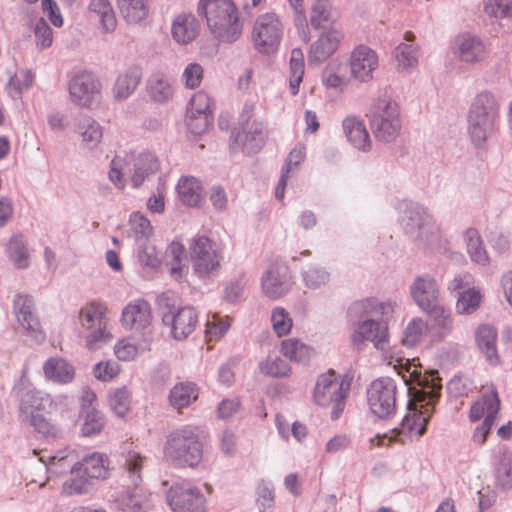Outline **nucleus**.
Instances as JSON below:
<instances>
[{"mask_svg": "<svg viewBox=\"0 0 512 512\" xmlns=\"http://www.w3.org/2000/svg\"><path fill=\"white\" fill-rule=\"evenodd\" d=\"M212 120V115L187 113L186 123L191 133L200 135L208 130Z\"/></svg>", "mask_w": 512, "mask_h": 512, "instance_id": "58", "label": "nucleus"}, {"mask_svg": "<svg viewBox=\"0 0 512 512\" xmlns=\"http://www.w3.org/2000/svg\"><path fill=\"white\" fill-rule=\"evenodd\" d=\"M51 397L39 390H28L21 397V411L27 415L41 413L52 408Z\"/></svg>", "mask_w": 512, "mask_h": 512, "instance_id": "27", "label": "nucleus"}, {"mask_svg": "<svg viewBox=\"0 0 512 512\" xmlns=\"http://www.w3.org/2000/svg\"><path fill=\"white\" fill-rule=\"evenodd\" d=\"M104 308L100 304L91 303L80 310L79 319L83 328L86 330L97 328L106 324L104 318Z\"/></svg>", "mask_w": 512, "mask_h": 512, "instance_id": "44", "label": "nucleus"}, {"mask_svg": "<svg viewBox=\"0 0 512 512\" xmlns=\"http://www.w3.org/2000/svg\"><path fill=\"white\" fill-rule=\"evenodd\" d=\"M172 512H206V498L199 487L190 482L174 483L167 492Z\"/></svg>", "mask_w": 512, "mask_h": 512, "instance_id": "9", "label": "nucleus"}, {"mask_svg": "<svg viewBox=\"0 0 512 512\" xmlns=\"http://www.w3.org/2000/svg\"><path fill=\"white\" fill-rule=\"evenodd\" d=\"M147 92L155 102H166L172 95L173 90L168 78L162 74H154L148 79Z\"/></svg>", "mask_w": 512, "mask_h": 512, "instance_id": "38", "label": "nucleus"}, {"mask_svg": "<svg viewBox=\"0 0 512 512\" xmlns=\"http://www.w3.org/2000/svg\"><path fill=\"white\" fill-rule=\"evenodd\" d=\"M371 128L379 141H394L401 131L400 110L398 104L389 98H380L371 109Z\"/></svg>", "mask_w": 512, "mask_h": 512, "instance_id": "4", "label": "nucleus"}, {"mask_svg": "<svg viewBox=\"0 0 512 512\" xmlns=\"http://www.w3.org/2000/svg\"><path fill=\"white\" fill-rule=\"evenodd\" d=\"M476 342L479 349L486 356V359L491 364H496L499 361L497 348H496V330L489 325H481L476 330Z\"/></svg>", "mask_w": 512, "mask_h": 512, "instance_id": "28", "label": "nucleus"}, {"mask_svg": "<svg viewBox=\"0 0 512 512\" xmlns=\"http://www.w3.org/2000/svg\"><path fill=\"white\" fill-rule=\"evenodd\" d=\"M185 253L184 246L179 242H172L166 250V258L170 264V274L176 280L183 276L184 266L181 265L183 255Z\"/></svg>", "mask_w": 512, "mask_h": 512, "instance_id": "50", "label": "nucleus"}, {"mask_svg": "<svg viewBox=\"0 0 512 512\" xmlns=\"http://www.w3.org/2000/svg\"><path fill=\"white\" fill-rule=\"evenodd\" d=\"M109 403L117 416L124 418L130 411V393L126 388L116 389L110 394Z\"/></svg>", "mask_w": 512, "mask_h": 512, "instance_id": "54", "label": "nucleus"}, {"mask_svg": "<svg viewBox=\"0 0 512 512\" xmlns=\"http://www.w3.org/2000/svg\"><path fill=\"white\" fill-rule=\"evenodd\" d=\"M7 250L9 258L15 267L20 269L28 267L29 254L21 236L15 235L11 237Z\"/></svg>", "mask_w": 512, "mask_h": 512, "instance_id": "49", "label": "nucleus"}, {"mask_svg": "<svg viewBox=\"0 0 512 512\" xmlns=\"http://www.w3.org/2000/svg\"><path fill=\"white\" fill-rule=\"evenodd\" d=\"M371 411L379 418H387L396 409V385L391 378L373 381L367 391Z\"/></svg>", "mask_w": 512, "mask_h": 512, "instance_id": "11", "label": "nucleus"}, {"mask_svg": "<svg viewBox=\"0 0 512 512\" xmlns=\"http://www.w3.org/2000/svg\"><path fill=\"white\" fill-rule=\"evenodd\" d=\"M271 321L275 333L280 337L287 335L292 328V319L282 307H277L273 310Z\"/></svg>", "mask_w": 512, "mask_h": 512, "instance_id": "57", "label": "nucleus"}, {"mask_svg": "<svg viewBox=\"0 0 512 512\" xmlns=\"http://www.w3.org/2000/svg\"><path fill=\"white\" fill-rule=\"evenodd\" d=\"M260 371L272 377H285L290 374V366L280 357H268L260 363Z\"/></svg>", "mask_w": 512, "mask_h": 512, "instance_id": "53", "label": "nucleus"}, {"mask_svg": "<svg viewBox=\"0 0 512 512\" xmlns=\"http://www.w3.org/2000/svg\"><path fill=\"white\" fill-rule=\"evenodd\" d=\"M482 294L480 290L472 287L459 293L456 310L459 314H472L481 303Z\"/></svg>", "mask_w": 512, "mask_h": 512, "instance_id": "47", "label": "nucleus"}, {"mask_svg": "<svg viewBox=\"0 0 512 512\" xmlns=\"http://www.w3.org/2000/svg\"><path fill=\"white\" fill-rule=\"evenodd\" d=\"M152 320L151 308L143 299L129 303L122 312V325L130 330L144 331Z\"/></svg>", "mask_w": 512, "mask_h": 512, "instance_id": "19", "label": "nucleus"}, {"mask_svg": "<svg viewBox=\"0 0 512 512\" xmlns=\"http://www.w3.org/2000/svg\"><path fill=\"white\" fill-rule=\"evenodd\" d=\"M289 269L284 264L274 263L269 266L262 277L263 292L276 299L286 294L291 285Z\"/></svg>", "mask_w": 512, "mask_h": 512, "instance_id": "15", "label": "nucleus"}, {"mask_svg": "<svg viewBox=\"0 0 512 512\" xmlns=\"http://www.w3.org/2000/svg\"><path fill=\"white\" fill-rule=\"evenodd\" d=\"M434 373L435 372L431 375H422L417 369L411 372L412 380L422 387V390L417 392L416 397L421 401L428 398V404H431L440 395L441 384L439 383V379L434 378Z\"/></svg>", "mask_w": 512, "mask_h": 512, "instance_id": "30", "label": "nucleus"}, {"mask_svg": "<svg viewBox=\"0 0 512 512\" xmlns=\"http://www.w3.org/2000/svg\"><path fill=\"white\" fill-rule=\"evenodd\" d=\"M76 476V474H74ZM90 488V481L84 478L83 475H77V478H73L66 481L62 485L61 493L65 496H71L75 494H83L88 492Z\"/></svg>", "mask_w": 512, "mask_h": 512, "instance_id": "62", "label": "nucleus"}, {"mask_svg": "<svg viewBox=\"0 0 512 512\" xmlns=\"http://www.w3.org/2000/svg\"><path fill=\"white\" fill-rule=\"evenodd\" d=\"M212 101L205 92L196 93L190 100L187 113L212 115Z\"/></svg>", "mask_w": 512, "mask_h": 512, "instance_id": "63", "label": "nucleus"}, {"mask_svg": "<svg viewBox=\"0 0 512 512\" xmlns=\"http://www.w3.org/2000/svg\"><path fill=\"white\" fill-rule=\"evenodd\" d=\"M83 145L88 149L96 148L103 137L101 125L90 117L83 118L77 127Z\"/></svg>", "mask_w": 512, "mask_h": 512, "instance_id": "34", "label": "nucleus"}, {"mask_svg": "<svg viewBox=\"0 0 512 512\" xmlns=\"http://www.w3.org/2000/svg\"><path fill=\"white\" fill-rule=\"evenodd\" d=\"M86 335V346L90 350L99 349L103 344L109 342L112 336L106 330V324L100 325L97 328L88 330Z\"/></svg>", "mask_w": 512, "mask_h": 512, "instance_id": "60", "label": "nucleus"}, {"mask_svg": "<svg viewBox=\"0 0 512 512\" xmlns=\"http://www.w3.org/2000/svg\"><path fill=\"white\" fill-rule=\"evenodd\" d=\"M36 46L39 49H45L51 46L53 42V33L51 27L45 19L40 18L34 29Z\"/></svg>", "mask_w": 512, "mask_h": 512, "instance_id": "59", "label": "nucleus"}, {"mask_svg": "<svg viewBox=\"0 0 512 512\" xmlns=\"http://www.w3.org/2000/svg\"><path fill=\"white\" fill-rule=\"evenodd\" d=\"M377 66L378 57L369 47L361 45L352 52L350 71L355 79L361 82L370 81L373 77V71Z\"/></svg>", "mask_w": 512, "mask_h": 512, "instance_id": "17", "label": "nucleus"}, {"mask_svg": "<svg viewBox=\"0 0 512 512\" xmlns=\"http://www.w3.org/2000/svg\"><path fill=\"white\" fill-rule=\"evenodd\" d=\"M202 460V450H168L165 461L169 467L194 468Z\"/></svg>", "mask_w": 512, "mask_h": 512, "instance_id": "31", "label": "nucleus"}, {"mask_svg": "<svg viewBox=\"0 0 512 512\" xmlns=\"http://www.w3.org/2000/svg\"><path fill=\"white\" fill-rule=\"evenodd\" d=\"M198 397V389L192 382L176 384L170 391L169 399L173 407L181 409L190 405Z\"/></svg>", "mask_w": 512, "mask_h": 512, "instance_id": "35", "label": "nucleus"}, {"mask_svg": "<svg viewBox=\"0 0 512 512\" xmlns=\"http://www.w3.org/2000/svg\"><path fill=\"white\" fill-rule=\"evenodd\" d=\"M343 130L351 144L359 150L370 148V138L364 123L356 117H347L343 121Z\"/></svg>", "mask_w": 512, "mask_h": 512, "instance_id": "26", "label": "nucleus"}, {"mask_svg": "<svg viewBox=\"0 0 512 512\" xmlns=\"http://www.w3.org/2000/svg\"><path fill=\"white\" fill-rule=\"evenodd\" d=\"M130 237L138 243L145 242L152 235L153 229L150 221L141 213L136 212L130 216Z\"/></svg>", "mask_w": 512, "mask_h": 512, "instance_id": "48", "label": "nucleus"}, {"mask_svg": "<svg viewBox=\"0 0 512 512\" xmlns=\"http://www.w3.org/2000/svg\"><path fill=\"white\" fill-rule=\"evenodd\" d=\"M498 105L488 91L479 93L471 104L468 114V132L475 146L481 147L494 131Z\"/></svg>", "mask_w": 512, "mask_h": 512, "instance_id": "3", "label": "nucleus"}, {"mask_svg": "<svg viewBox=\"0 0 512 512\" xmlns=\"http://www.w3.org/2000/svg\"><path fill=\"white\" fill-rule=\"evenodd\" d=\"M100 88L99 81L91 73L83 72L71 79L69 93L75 104L91 108L99 101Z\"/></svg>", "mask_w": 512, "mask_h": 512, "instance_id": "12", "label": "nucleus"}, {"mask_svg": "<svg viewBox=\"0 0 512 512\" xmlns=\"http://www.w3.org/2000/svg\"><path fill=\"white\" fill-rule=\"evenodd\" d=\"M340 41L341 34L336 30L323 33L310 47L309 64L319 65L326 61L337 50Z\"/></svg>", "mask_w": 512, "mask_h": 512, "instance_id": "21", "label": "nucleus"}, {"mask_svg": "<svg viewBox=\"0 0 512 512\" xmlns=\"http://www.w3.org/2000/svg\"><path fill=\"white\" fill-rule=\"evenodd\" d=\"M83 415L84 423L81 429L82 435L92 436L99 434L105 425L103 415L96 408L87 410Z\"/></svg>", "mask_w": 512, "mask_h": 512, "instance_id": "52", "label": "nucleus"}, {"mask_svg": "<svg viewBox=\"0 0 512 512\" xmlns=\"http://www.w3.org/2000/svg\"><path fill=\"white\" fill-rule=\"evenodd\" d=\"M349 390V382L338 379L333 371H329L318 377L313 396L318 405L331 407V418L336 420L344 410Z\"/></svg>", "mask_w": 512, "mask_h": 512, "instance_id": "5", "label": "nucleus"}, {"mask_svg": "<svg viewBox=\"0 0 512 512\" xmlns=\"http://www.w3.org/2000/svg\"><path fill=\"white\" fill-rule=\"evenodd\" d=\"M417 47L405 43L399 44L394 50L398 67L402 69L414 68L418 63Z\"/></svg>", "mask_w": 512, "mask_h": 512, "instance_id": "51", "label": "nucleus"}, {"mask_svg": "<svg viewBox=\"0 0 512 512\" xmlns=\"http://www.w3.org/2000/svg\"><path fill=\"white\" fill-rule=\"evenodd\" d=\"M199 10L204 13L211 33L219 41L233 43L240 37L242 25L232 0H201Z\"/></svg>", "mask_w": 512, "mask_h": 512, "instance_id": "2", "label": "nucleus"}, {"mask_svg": "<svg viewBox=\"0 0 512 512\" xmlns=\"http://www.w3.org/2000/svg\"><path fill=\"white\" fill-rule=\"evenodd\" d=\"M500 408V400L496 390L487 389L481 397L471 406L470 419L472 421L479 420L485 413H498Z\"/></svg>", "mask_w": 512, "mask_h": 512, "instance_id": "29", "label": "nucleus"}, {"mask_svg": "<svg viewBox=\"0 0 512 512\" xmlns=\"http://www.w3.org/2000/svg\"><path fill=\"white\" fill-rule=\"evenodd\" d=\"M410 294L416 305L424 312L440 303V290L436 280L429 274L415 278Z\"/></svg>", "mask_w": 512, "mask_h": 512, "instance_id": "13", "label": "nucleus"}, {"mask_svg": "<svg viewBox=\"0 0 512 512\" xmlns=\"http://www.w3.org/2000/svg\"><path fill=\"white\" fill-rule=\"evenodd\" d=\"M496 486L501 489L512 488V456L504 457L495 470Z\"/></svg>", "mask_w": 512, "mask_h": 512, "instance_id": "55", "label": "nucleus"}, {"mask_svg": "<svg viewBox=\"0 0 512 512\" xmlns=\"http://www.w3.org/2000/svg\"><path fill=\"white\" fill-rule=\"evenodd\" d=\"M303 277L307 286L318 288L329 281L330 274L321 267H310L304 272Z\"/></svg>", "mask_w": 512, "mask_h": 512, "instance_id": "64", "label": "nucleus"}, {"mask_svg": "<svg viewBox=\"0 0 512 512\" xmlns=\"http://www.w3.org/2000/svg\"><path fill=\"white\" fill-rule=\"evenodd\" d=\"M424 312L430 317L431 331L435 337L441 340L452 332L454 322L448 308L439 303Z\"/></svg>", "mask_w": 512, "mask_h": 512, "instance_id": "23", "label": "nucleus"}, {"mask_svg": "<svg viewBox=\"0 0 512 512\" xmlns=\"http://www.w3.org/2000/svg\"><path fill=\"white\" fill-rule=\"evenodd\" d=\"M119 11L128 23H138L148 15L147 0H117Z\"/></svg>", "mask_w": 512, "mask_h": 512, "instance_id": "36", "label": "nucleus"}, {"mask_svg": "<svg viewBox=\"0 0 512 512\" xmlns=\"http://www.w3.org/2000/svg\"><path fill=\"white\" fill-rule=\"evenodd\" d=\"M142 79V70L139 66L128 67L123 73L119 74L114 87L113 96L116 100L127 99L136 90Z\"/></svg>", "mask_w": 512, "mask_h": 512, "instance_id": "22", "label": "nucleus"}, {"mask_svg": "<svg viewBox=\"0 0 512 512\" xmlns=\"http://www.w3.org/2000/svg\"><path fill=\"white\" fill-rule=\"evenodd\" d=\"M167 444L170 448H196L206 446L208 443L204 431L185 427L171 433Z\"/></svg>", "mask_w": 512, "mask_h": 512, "instance_id": "24", "label": "nucleus"}, {"mask_svg": "<svg viewBox=\"0 0 512 512\" xmlns=\"http://www.w3.org/2000/svg\"><path fill=\"white\" fill-rule=\"evenodd\" d=\"M43 369L45 376L48 379H52L57 382H69L74 376L73 367L61 358H50L44 364Z\"/></svg>", "mask_w": 512, "mask_h": 512, "instance_id": "37", "label": "nucleus"}, {"mask_svg": "<svg viewBox=\"0 0 512 512\" xmlns=\"http://www.w3.org/2000/svg\"><path fill=\"white\" fill-rule=\"evenodd\" d=\"M402 225L407 234L432 245L439 240V227L426 209L417 203H404Z\"/></svg>", "mask_w": 512, "mask_h": 512, "instance_id": "6", "label": "nucleus"}, {"mask_svg": "<svg viewBox=\"0 0 512 512\" xmlns=\"http://www.w3.org/2000/svg\"><path fill=\"white\" fill-rule=\"evenodd\" d=\"M33 455L37 456L48 469L55 474L64 472L71 468L72 474L86 475L89 479H104L108 475L107 459L102 454L94 452L85 458L82 463L72 465L73 453L69 450H32Z\"/></svg>", "mask_w": 512, "mask_h": 512, "instance_id": "1", "label": "nucleus"}, {"mask_svg": "<svg viewBox=\"0 0 512 512\" xmlns=\"http://www.w3.org/2000/svg\"><path fill=\"white\" fill-rule=\"evenodd\" d=\"M283 34V26L274 13L257 17L252 31V40L260 53L270 54L278 48Z\"/></svg>", "mask_w": 512, "mask_h": 512, "instance_id": "10", "label": "nucleus"}, {"mask_svg": "<svg viewBox=\"0 0 512 512\" xmlns=\"http://www.w3.org/2000/svg\"><path fill=\"white\" fill-rule=\"evenodd\" d=\"M428 330L429 326L426 321L422 318H413L403 332L402 344L409 348L417 346Z\"/></svg>", "mask_w": 512, "mask_h": 512, "instance_id": "41", "label": "nucleus"}, {"mask_svg": "<svg viewBox=\"0 0 512 512\" xmlns=\"http://www.w3.org/2000/svg\"><path fill=\"white\" fill-rule=\"evenodd\" d=\"M484 11L496 18L512 17V0H488Z\"/></svg>", "mask_w": 512, "mask_h": 512, "instance_id": "61", "label": "nucleus"}, {"mask_svg": "<svg viewBox=\"0 0 512 512\" xmlns=\"http://www.w3.org/2000/svg\"><path fill=\"white\" fill-rule=\"evenodd\" d=\"M352 340L356 345L371 341L377 349L384 350L388 342V328L376 319H366L359 324Z\"/></svg>", "mask_w": 512, "mask_h": 512, "instance_id": "20", "label": "nucleus"}, {"mask_svg": "<svg viewBox=\"0 0 512 512\" xmlns=\"http://www.w3.org/2000/svg\"><path fill=\"white\" fill-rule=\"evenodd\" d=\"M310 22L315 29H326L333 22V12L327 0H316L312 6Z\"/></svg>", "mask_w": 512, "mask_h": 512, "instance_id": "43", "label": "nucleus"}, {"mask_svg": "<svg viewBox=\"0 0 512 512\" xmlns=\"http://www.w3.org/2000/svg\"><path fill=\"white\" fill-rule=\"evenodd\" d=\"M362 302L369 303V305L365 307V316L367 319L388 316L394 312L396 306L394 302H380L375 298L364 299Z\"/></svg>", "mask_w": 512, "mask_h": 512, "instance_id": "56", "label": "nucleus"}, {"mask_svg": "<svg viewBox=\"0 0 512 512\" xmlns=\"http://www.w3.org/2000/svg\"><path fill=\"white\" fill-rule=\"evenodd\" d=\"M304 54L300 48H295L291 52L290 58V89L293 95L298 93L299 85L304 75Z\"/></svg>", "mask_w": 512, "mask_h": 512, "instance_id": "45", "label": "nucleus"}, {"mask_svg": "<svg viewBox=\"0 0 512 512\" xmlns=\"http://www.w3.org/2000/svg\"><path fill=\"white\" fill-rule=\"evenodd\" d=\"M189 255L193 272L201 277H211L218 274L221 268L222 256L215 244L206 236L194 238L189 245Z\"/></svg>", "mask_w": 512, "mask_h": 512, "instance_id": "7", "label": "nucleus"}, {"mask_svg": "<svg viewBox=\"0 0 512 512\" xmlns=\"http://www.w3.org/2000/svg\"><path fill=\"white\" fill-rule=\"evenodd\" d=\"M454 55L462 62L475 64L486 58V47L482 40L470 34L459 35L454 42Z\"/></svg>", "mask_w": 512, "mask_h": 512, "instance_id": "18", "label": "nucleus"}, {"mask_svg": "<svg viewBox=\"0 0 512 512\" xmlns=\"http://www.w3.org/2000/svg\"><path fill=\"white\" fill-rule=\"evenodd\" d=\"M281 352L290 360L303 364L308 362L311 355V349L294 338L282 342Z\"/></svg>", "mask_w": 512, "mask_h": 512, "instance_id": "46", "label": "nucleus"}, {"mask_svg": "<svg viewBox=\"0 0 512 512\" xmlns=\"http://www.w3.org/2000/svg\"><path fill=\"white\" fill-rule=\"evenodd\" d=\"M177 191L181 201L187 206L196 207L203 201L202 187L194 177L180 179Z\"/></svg>", "mask_w": 512, "mask_h": 512, "instance_id": "32", "label": "nucleus"}, {"mask_svg": "<svg viewBox=\"0 0 512 512\" xmlns=\"http://www.w3.org/2000/svg\"><path fill=\"white\" fill-rule=\"evenodd\" d=\"M266 137L265 125L262 122H253L247 130L232 134L230 146L234 151L242 147L246 153L253 154L261 150Z\"/></svg>", "mask_w": 512, "mask_h": 512, "instance_id": "16", "label": "nucleus"}, {"mask_svg": "<svg viewBox=\"0 0 512 512\" xmlns=\"http://www.w3.org/2000/svg\"><path fill=\"white\" fill-rule=\"evenodd\" d=\"M145 458L135 450H128L124 456V470L132 486H138L142 480L141 471Z\"/></svg>", "mask_w": 512, "mask_h": 512, "instance_id": "42", "label": "nucleus"}, {"mask_svg": "<svg viewBox=\"0 0 512 512\" xmlns=\"http://www.w3.org/2000/svg\"><path fill=\"white\" fill-rule=\"evenodd\" d=\"M171 296L169 293H162L158 297V305L167 308L168 311L162 313V321L165 325L171 327L172 335L177 340L186 339L196 328L198 315L194 308L183 307L176 312L170 308Z\"/></svg>", "mask_w": 512, "mask_h": 512, "instance_id": "8", "label": "nucleus"}, {"mask_svg": "<svg viewBox=\"0 0 512 512\" xmlns=\"http://www.w3.org/2000/svg\"><path fill=\"white\" fill-rule=\"evenodd\" d=\"M90 12L95 14L105 32H113L117 26V20L113 8L108 0H91Z\"/></svg>", "mask_w": 512, "mask_h": 512, "instance_id": "39", "label": "nucleus"}, {"mask_svg": "<svg viewBox=\"0 0 512 512\" xmlns=\"http://www.w3.org/2000/svg\"><path fill=\"white\" fill-rule=\"evenodd\" d=\"M159 169L158 159L149 152L140 154L135 160L134 174L132 175V183L134 187L140 186L145 177L154 174Z\"/></svg>", "mask_w": 512, "mask_h": 512, "instance_id": "33", "label": "nucleus"}, {"mask_svg": "<svg viewBox=\"0 0 512 512\" xmlns=\"http://www.w3.org/2000/svg\"><path fill=\"white\" fill-rule=\"evenodd\" d=\"M464 238L467 244V252L471 257V260L478 264L486 265L489 258L478 231L476 229L469 228L466 230Z\"/></svg>", "mask_w": 512, "mask_h": 512, "instance_id": "40", "label": "nucleus"}, {"mask_svg": "<svg viewBox=\"0 0 512 512\" xmlns=\"http://www.w3.org/2000/svg\"><path fill=\"white\" fill-rule=\"evenodd\" d=\"M17 321L32 339L39 343L44 333L38 317L33 311V301L28 296L18 295L14 300Z\"/></svg>", "mask_w": 512, "mask_h": 512, "instance_id": "14", "label": "nucleus"}, {"mask_svg": "<svg viewBox=\"0 0 512 512\" xmlns=\"http://www.w3.org/2000/svg\"><path fill=\"white\" fill-rule=\"evenodd\" d=\"M199 24L192 14H181L172 24V37L179 44L191 42L198 34Z\"/></svg>", "mask_w": 512, "mask_h": 512, "instance_id": "25", "label": "nucleus"}]
</instances>
